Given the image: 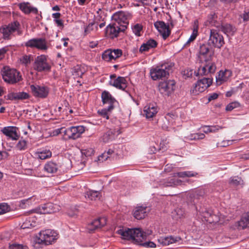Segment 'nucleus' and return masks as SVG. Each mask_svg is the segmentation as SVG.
<instances>
[{"label": "nucleus", "instance_id": "obj_1", "mask_svg": "<svg viewBox=\"0 0 249 249\" xmlns=\"http://www.w3.org/2000/svg\"><path fill=\"white\" fill-rule=\"evenodd\" d=\"M173 66L174 65L172 63H164L155 67H152L150 71L151 79L156 81L167 78Z\"/></svg>", "mask_w": 249, "mask_h": 249}, {"label": "nucleus", "instance_id": "obj_2", "mask_svg": "<svg viewBox=\"0 0 249 249\" xmlns=\"http://www.w3.org/2000/svg\"><path fill=\"white\" fill-rule=\"evenodd\" d=\"M118 233L123 236V239L132 240L136 243L142 242L145 238L143 233L139 229H122L118 231Z\"/></svg>", "mask_w": 249, "mask_h": 249}, {"label": "nucleus", "instance_id": "obj_3", "mask_svg": "<svg viewBox=\"0 0 249 249\" xmlns=\"http://www.w3.org/2000/svg\"><path fill=\"white\" fill-rule=\"evenodd\" d=\"M85 131L83 125L71 126L67 128L62 127L57 130V133H63L64 139L66 140H76L80 138Z\"/></svg>", "mask_w": 249, "mask_h": 249}, {"label": "nucleus", "instance_id": "obj_4", "mask_svg": "<svg viewBox=\"0 0 249 249\" xmlns=\"http://www.w3.org/2000/svg\"><path fill=\"white\" fill-rule=\"evenodd\" d=\"M1 73L4 81L10 84L17 83L22 79L20 72L9 66L3 67L1 70Z\"/></svg>", "mask_w": 249, "mask_h": 249}, {"label": "nucleus", "instance_id": "obj_5", "mask_svg": "<svg viewBox=\"0 0 249 249\" xmlns=\"http://www.w3.org/2000/svg\"><path fill=\"white\" fill-rule=\"evenodd\" d=\"M15 32H17V34L18 36L22 35L23 33L20 24L18 21H14L0 28V32L2 34L3 38L4 39H10V35Z\"/></svg>", "mask_w": 249, "mask_h": 249}, {"label": "nucleus", "instance_id": "obj_6", "mask_svg": "<svg viewBox=\"0 0 249 249\" xmlns=\"http://www.w3.org/2000/svg\"><path fill=\"white\" fill-rule=\"evenodd\" d=\"M57 233L53 230L48 229L41 231L35 240L36 244L48 245L57 239Z\"/></svg>", "mask_w": 249, "mask_h": 249}, {"label": "nucleus", "instance_id": "obj_7", "mask_svg": "<svg viewBox=\"0 0 249 249\" xmlns=\"http://www.w3.org/2000/svg\"><path fill=\"white\" fill-rule=\"evenodd\" d=\"M112 18L123 28L122 30H125L129 24V20L132 18V14L128 12L120 11L114 13Z\"/></svg>", "mask_w": 249, "mask_h": 249}, {"label": "nucleus", "instance_id": "obj_8", "mask_svg": "<svg viewBox=\"0 0 249 249\" xmlns=\"http://www.w3.org/2000/svg\"><path fill=\"white\" fill-rule=\"evenodd\" d=\"M34 69L38 72L50 71L51 66L48 62V56L44 54L37 56L35 60Z\"/></svg>", "mask_w": 249, "mask_h": 249}, {"label": "nucleus", "instance_id": "obj_9", "mask_svg": "<svg viewBox=\"0 0 249 249\" xmlns=\"http://www.w3.org/2000/svg\"><path fill=\"white\" fill-rule=\"evenodd\" d=\"M213 54V53L211 50L209 43L200 44L198 51L197 57L200 62H211Z\"/></svg>", "mask_w": 249, "mask_h": 249}, {"label": "nucleus", "instance_id": "obj_10", "mask_svg": "<svg viewBox=\"0 0 249 249\" xmlns=\"http://www.w3.org/2000/svg\"><path fill=\"white\" fill-rule=\"evenodd\" d=\"M208 43L215 48H221L225 42L222 35L220 34L217 30L212 29L210 30Z\"/></svg>", "mask_w": 249, "mask_h": 249}, {"label": "nucleus", "instance_id": "obj_11", "mask_svg": "<svg viewBox=\"0 0 249 249\" xmlns=\"http://www.w3.org/2000/svg\"><path fill=\"white\" fill-rule=\"evenodd\" d=\"M58 206L52 203H48L41 207L29 211L27 213L28 214L36 213L37 214L52 213L58 210Z\"/></svg>", "mask_w": 249, "mask_h": 249}, {"label": "nucleus", "instance_id": "obj_12", "mask_svg": "<svg viewBox=\"0 0 249 249\" xmlns=\"http://www.w3.org/2000/svg\"><path fill=\"white\" fill-rule=\"evenodd\" d=\"M212 81V79L210 77L203 78L199 80L193 89L191 90V92L195 95L202 92L211 86Z\"/></svg>", "mask_w": 249, "mask_h": 249}, {"label": "nucleus", "instance_id": "obj_13", "mask_svg": "<svg viewBox=\"0 0 249 249\" xmlns=\"http://www.w3.org/2000/svg\"><path fill=\"white\" fill-rule=\"evenodd\" d=\"M25 45L27 47L35 48L42 51L47 50L49 46L46 40L44 38H36L29 40Z\"/></svg>", "mask_w": 249, "mask_h": 249}, {"label": "nucleus", "instance_id": "obj_14", "mask_svg": "<svg viewBox=\"0 0 249 249\" xmlns=\"http://www.w3.org/2000/svg\"><path fill=\"white\" fill-rule=\"evenodd\" d=\"M205 63L204 66H201L198 68L197 71L194 72L196 76L207 75L214 73L216 68L215 63L209 61Z\"/></svg>", "mask_w": 249, "mask_h": 249}, {"label": "nucleus", "instance_id": "obj_15", "mask_svg": "<svg viewBox=\"0 0 249 249\" xmlns=\"http://www.w3.org/2000/svg\"><path fill=\"white\" fill-rule=\"evenodd\" d=\"M176 82L174 80H168L160 82L159 89L160 92L165 95L169 96L175 89Z\"/></svg>", "mask_w": 249, "mask_h": 249}, {"label": "nucleus", "instance_id": "obj_16", "mask_svg": "<svg viewBox=\"0 0 249 249\" xmlns=\"http://www.w3.org/2000/svg\"><path fill=\"white\" fill-rule=\"evenodd\" d=\"M110 85L117 89L124 90L127 87V81L125 78L122 76L117 77L115 74L110 75Z\"/></svg>", "mask_w": 249, "mask_h": 249}, {"label": "nucleus", "instance_id": "obj_17", "mask_svg": "<svg viewBox=\"0 0 249 249\" xmlns=\"http://www.w3.org/2000/svg\"><path fill=\"white\" fill-rule=\"evenodd\" d=\"M30 89L33 95L36 97L45 98L49 94V88L46 86L32 85Z\"/></svg>", "mask_w": 249, "mask_h": 249}, {"label": "nucleus", "instance_id": "obj_18", "mask_svg": "<svg viewBox=\"0 0 249 249\" xmlns=\"http://www.w3.org/2000/svg\"><path fill=\"white\" fill-rule=\"evenodd\" d=\"M101 98L103 105H108L107 107L108 110H113L115 105L118 103L112 95L106 90L104 91L102 93Z\"/></svg>", "mask_w": 249, "mask_h": 249}, {"label": "nucleus", "instance_id": "obj_19", "mask_svg": "<svg viewBox=\"0 0 249 249\" xmlns=\"http://www.w3.org/2000/svg\"><path fill=\"white\" fill-rule=\"evenodd\" d=\"M154 26L160 33L162 38L166 39L171 34V30L168 25L164 21H158L154 23Z\"/></svg>", "mask_w": 249, "mask_h": 249}, {"label": "nucleus", "instance_id": "obj_20", "mask_svg": "<svg viewBox=\"0 0 249 249\" xmlns=\"http://www.w3.org/2000/svg\"><path fill=\"white\" fill-rule=\"evenodd\" d=\"M123 28L117 25L116 23L109 24L106 28V34L111 38H114L118 36L119 34L121 32H124L122 30Z\"/></svg>", "mask_w": 249, "mask_h": 249}, {"label": "nucleus", "instance_id": "obj_21", "mask_svg": "<svg viewBox=\"0 0 249 249\" xmlns=\"http://www.w3.org/2000/svg\"><path fill=\"white\" fill-rule=\"evenodd\" d=\"M232 71L226 69L224 71H220L218 74L216 76V83L217 85H221L227 82L232 76Z\"/></svg>", "mask_w": 249, "mask_h": 249}, {"label": "nucleus", "instance_id": "obj_22", "mask_svg": "<svg viewBox=\"0 0 249 249\" xmlns=\"http://www.w3.org/2000/svg\"><path fill=\"white\" fill-rule=\"evenodd\" d=\"M17 128L15 126H6L1 129L2 133L13 140H17L19 138L17 133Z\"/></svg>", "mask_w": 249, "mask_h": 249}, {"label": "nucleus", "instance_id": "obj_23", "mask_svg": "<svg viewBox=\"0 0 249 249\" xmlns=\"http://www.w3.org/2000/svg\"><path fill=\"white\" fill-rule=\"evenodd\" d=\"M158 46V42L154 39L150 38L143 42L139 49L141 53L148 52L150 49L155 48Z\"/></svg>", "mask_w": 249, "mask_h": 249}, {"label": "nucleus", "instance_id": "obj_24", "mask_svg": "<svg viewBox=\"0 0 249 249\" xmlns=\"http://www.w3.org/2000/svg\"><path fill=\"white\" fill-rule=\"evenodd\" d=\"M178 118V116L173 113H168L166 114L164 117V119L167 122L166 124L165 122L164 123V124L162 126L163 129L166 130H170V128L171 126H173L175 124L176 120Z\"/></svg>", "mask_w": 249, "mask_h": 249}, {"label": "nucleus", "instance_id": "obj_25", "mask_svg": "<svg viewBox=\"0 0 249 249\" xmlns=\"http://www.w3.org/2000/svg\"><path fill=\"white\" fill-rule=\"evenodd\" d=\"M106 220L107 219H94L87 225V229L89 232H93L96 229L105 225Z\"/></svg>", "mask_w": 249, "mask_h": 249}, {"label": "nucleus", "instance_id": "obj_26", "mask_svg": "<svg viewBox=\"0 0 249 249\" xmlns=\"http://www.w3.org/2000/svg\"><path fill=\"white\" fill-rule=\"evenodd\" d=\"M19 9L25 14L28 15L31 13L37 14L38 10L36 8L33 7L29 2H23L18 4Z\"/></svg>", "mask_w": 249, "mask_h": 249}, {"label": "nucleus", "instance_id": "obj_27", "mask_svg": "<svg viewBox=\"0 0 249 249\" xmlns=\"http://www.w3.org/2000/svg\"><path fill=\"white\" fill-rule=\"evenodd\" d=\"M150 209L148 207L138 206L137 207L133 212L134 218H145L148 216Z\"/></svg>", "mask_w": 249, "mask_h": 249}, {"label": "nucleus", "instance_id": "obj_28", "mask_svg": "<svg viewBox=\"0 0 249 249\" xmlns=\"http://www.w3.org/2000/svg\"><path fill=\"white\" fill-rule=\"evenodd\" d=\"M97 24L91 22L84 27V36H93L98 31Z\"/></svg>", "mask_w": 249, "mask_h": 249}, {"label": "nucleus", "instance_id": "obj_29", "mask_svg": "<svg viewBox=\"0 0 249 249\" xmlns=\"http://www.w3.org/2000/svg\"><path fill=\"white\" fill-rule=\"evenodd\" d=\"M52 152L47 148H43L37 149L35 153V156L40 160H46L52 157Z\"/></svg>", "mask_w": 249, "mask_h": 249}, {"label": "nucleus", "instance_id": "obj_30", "mask_svg": "<svg viewBox=\"0 0 249 249\" xmlns=\"http://www.w3.org/2000/svg\"><path fill=\"white\" fill-rule=\"evenodd\" d=\"M181 238L178 236L174 237L172 236L161 237L158 239V242L163 246H167L169 244L179 242Z\"/></svg>", "mask_w": 249, "mask_h": 249}, {"label": "nucleus", "instance_id": "obj_31", "mask_svg": "<svg viewBox=\"0 0 249 249\" xmlns=\"http://www.w3.org/2000/svg\"><path fill=\"white\" fill-rule=\"evenodd\" d=\"M143 111L147 118H152L157 113L158 107L155 105L149 104L144 107Z\"/></svg>", "mask_w": 249, "mask_h": 249}, {"label": "nucleus", "instance_id": "obj_32", "mask_svg": "<svg viewBox=\"0 0 249 249\" xmlns=\"http://www.w3.org/2000/svg\"><path fill=\"white\" fill-rule=\"evenodd\" d=\"M217 29L218 30H221V31L228 36H232L236 31V29L234 27L228 24L224 25H221L220 24V27Z\"/></svg>", "mask_w": 249, "mask_h": 249}, {"label": "nucleus", "instance_id": "obj_33", "mask_svg": "<svg viewBox=\"0 0 249 249\" xmlns=\"http://www.w3.org/2000/svg\"><path fill=\"white\" fill-rule=\"evenodd\" d=\"M21 228L23 229H31L37 227L38 225V222H36L35 219H24Z\"/></svg>", "mask_w": 249, "mask_h": 249}, {"label": "nucleus", "instance_id": "obj_34", "mask_svg": "<svg viewBox=\"0 0 249 249\" xmlns=\"http://www.w3.org/2000/svg\"><path fill=\"white\" fill-rule=\"evenodd\" d=\"M58 169V165L53 161H48L44 165V170L48 173H55Z\"/></svg>", "mask_w": 249, "mask_h": 249}, {"label": "nucleus", "instance_id": "obj_35", "mask_svg": "<svg viewBox=\"0 0 249 249\" xmlns=\"http://www.w3.org/2000/svg\"><path fill=\"white\" fill-rule=\"evenodd\" d=\"M233 228L239 230L249 228V219H240V220L235 222Z\"/></svg>", "mask_w": 249, "mask_h": 249}, {"label": "nucleus", "instance_id": "obj_36", "mask_svg": "<svg viewBox=\"0 0 249 249\" xmlns=\"http://www.w3.org/2000/svg\"><path fill=\"white\" fill-rule=\"evenodd\" d=\"M115 138V133L112 130H107L101 138V140L105 143L108 142Z\"/></svg>", "mask_w": 249, "mask_h": 249}, {"label": "nucleus", "instance_id": "obj_37", "mask_svg": "<svg viewBox=\"0 0 249 249\" xmlns=\"http://www.w3.org/2000/svg\"><path fill=\"white\" fill-rule=\"evenodd\" d=\"M198 26L196 23H195V24L193 26V30L192 34H191V36H190L189 38L187 40V41L185 44V46H187L189 45L190 43L192 42H193L197 37V36L198 35Z\"/></svg>", "mask_w": 249, "mask_h": 249}, {"label": "nucleus", "instance_id": "obj_38", "mask_svg": "<svg viewBox=\"0 0 249 249\" xmlns=\"http://www.w3.org/2000/svg\"><path fill=\"white\" fill-rule=\"evenodd\" d=\"M133 33L137 36H141L143 33V26L142 24L136 23L131 25Z\"/></svg>", "mask_w": 249, "mask_h": 249}, {"label": "nucleus", "instance_id": "obj_39", "mask_svg": "<svg viewBox=\"0 0 249 249\" xmlns=\"http://www.w3.org/2000/svg\"><path fill=\"white\" fill-rule=\"evenodd\" d=\"M197 175L196 172L194 171H184L175 173L174 174V177H178L179 178H183L185 177H196Z\"/></svg>", "mask_w": 249, "mask_h": 249}, {"label": "nucleus", "instance_id": "obj_40", "mask_svg": "<svg viewBox=\"0 0 249 249\" xmlns=\"http://www.w3.org/2000/svg\"><path fill=\"white\" fill-rule=\"evenodd\" d=\"M203 222L210 229H213L218 225V221H214L213 219H204V220H203Z\"/></svg>", "mask_w": 249, "mask_h": 249}, {"label": "nucleus", "instance_id": "obj_41", "mask_svg": "<svg viewBox=\"0 0 249 249\" xmlns=\"http://www.w3.org/2000/svg\"><path fill=\"white\" fill-rule=\"evenodd\" d=\"M216 16L215 14L210 15L208 18V21L211 26H214L217 28L220 27V23L216 20Z\"/></svg>", "mask_w": 249, "mask_h": 249}, {"label": "nucleus", "instance_id": "obj_42", "mask_svg": "<svg viewBox=\"0 0 249 249\" xmlns=\"http://www.w3.org/2000/svg\"><path fill=\"white\" fill-rule=\"evenodd\" d=\"M102 59L107 62L113 60L111 49H108L105 51L102 55Z\"/></svg>", "mask_w": 249, "mask_h": 249}, {"label": "nucleus", "instance_id": "obj_43", "mask_svg": "<svg viewBox=\"0 0 249 249\" xmlns=\"http://www.w3.org/2000/svg\"><path fill=\"white\" fill-rule=\"evenodd\" d=\"M205 135L203 133H194L188 135L186 138L189 140H198L203 139Z\"/></svg>", "mask_w": 249, "mask_h": 249}, {"label": "nucleus", "instance_id": "obj_44", "mask_svg": "<svg viewBox=\"0 0 249 249\" xmlns=\"http://www.w3.org/2000/svg\"><path fill=\"white\" fill-rule=\"evenodd\" d=\"M11 210V207L7 203L3 202L0 203V215L8 213Z\"/></svg>", "mask_w": 249, "mask_h": 249}, {"label": "nucleus", "instance_id": "obj_45", "mask_svg": "<svg viewBox=\"0 0 249 249\" xmlns=\"http://www.w3.org/2000/svg\"><path fill=\"white\" fill-rule=\"evenodd\" d=\"M100 194V193L98 191L90 190L87 192L86 196L92 200H96L99 198Z\"/></svg>", "mask_w": 249, "mask_h": 249}, {"label": "nucleus", "instance_id": "obj_46", "mask_svg": "<svg viewBox=\"0 0 249 249\" xmlns=\"http://www.w3.org/2000/svg\"><path fill=\"white\" fill-rule=\"evenodd\" d=\"M103 12L100 8H99L96 12V15L94 16V19L93 21V22H95L97 24L98 26V23L100 21H104V18H103Z\"/></svg>", "mask_w": 249, "mask_h": 249}, {"label": "nucleus", "instance_id": "obj_47", "mask_svg": "<svg viewBox=\"0 0 249 249\" xmlns=\"http://www.w3.org/2000/svg\"><path fill=\"white\" fill-rule=\"evenodd\" d=\"M112 110H108V108H105L98 110V114L102 117L103 118H106V119H109V113L111 112Z\"/></svg>", "mask_w": 249, "mask_h": 249}, {"label": "nucleus", "instance_id": "obj_48", "mask_svg": "<svg viewBox=\"0 0 249 249\" xmlns=\"http://www.w3.org/2000/svg\"><path fill=\"white\" fill-rule=\"evenodd\" d=\"M243 180L238 177H233L230 178L229 183L233 186H236L241 184Z\"/></svg>", "mask_w": 249, "mask_h": 249}, {"label": "nucleus", "instance_id": "obj_49", "mask_svg": "<svg viewBox=\"0 0 249 249\" xmlns=\"http://www.w3.org/2000/svg\"><path fill=\"white\" fill-rule=\"evenodd\" d=\"M27 147V142L24 140H20L16 145V148L20 150H25Z\"/></svg>", "mask_w": 249, "mask_h": 249}, {"label": "nucleus", "instance_id": "obj_50", "mask_svg": "<svg viewBox=\"0 0 249 249\" xmlns=\"http://www.w3.org/2000/svg\"><path fill=\"white\" fill-rule=\"evenodd\" d=\"M182 181L178 179L171 178L167 182L166 186H175L181 184Z\"/></svg>", "mask_w": 249, "mask_h": 249}, {"label": "nucleus", "instance_id": "obj_51", "mask_svg": "<svg viewBox=\"0 0 249 249\" xmlns=\"http://www.w3.org/2000/svg\"><path fill=\"white\" fill-rule=\"evenodd\" d=\"M111 51L113 60H115L122 55L123 53L121 49H111Z\"/></svg>", "mask_w": 249, "mask_h": 249}, {"label": "nucleus", "instance_id": "obj_52", "mask_svg": "<svg viewBox=\"0 0 249 249\" xmlns=\"http://www.w3.org/2000/svg\"><path fill=\"white\" fill-rule=\"evenodd\" d=\"M32 60H33V57L31 55H25L20 59L22 63L25 65L30 64Z\"/></svg>", "mask_w": 249, "mask_h": 249}, {"label": "nucleus", "instance_id": "obj_53", "mask_svg": "<svg viewBox=\"0 0 249 249\" xmlns=\"http://www.w3.org/2000/svg\"><path fill=\"white\" fill-rule=\"evenodd\" d=\"M81 152L82 155L85 156V157L91 156L94 153V150L91 148L82 149Z\"/></svg>", "mask_w": 249, "mask_h": 249}, {"label": "nucleus", "instance_id": "obj_54", "mask_svg": "<svg viewBox=\"0 0 249 249\" xmlns=\"http://www.w3.org/2000/svg\"><path fill=\"white\" fill-rule=\"evenodd\" d=\"M240 107L239 103H238L237 102H232V103H231L229 104H228L226 107V110L227 111H231L233 109L238 107Z\"/></svg>", "mask_w": 249, "mask_h": 249}, {"label": "nucleus", "instance_id": "obj_55", "mask_svg": "<svg viewBox=\"0 0 249 249\" xmlns=\"http://www.w3.org/2000/svg\"><path fill=\"white\" fill-rule=\"evenodd\" d=\"M28 93L25 92H17V100L27 99L29 98Z\"/></svg>", "mask_w": 249, "mask_h": 249}, {"label": "nucleus", "instance_id": "obj_56", "mask_svg": "<svg viewBox=\"0 0 249 249\" xmlns=\"http://www.w3.org/2000/svg\"><path fill=\"white\" fill-rule=\"evenodd\" d=\"M231 143V141L230 140H224L221 142H218L216 144L217 147H225L230 145Z\"/></svg>", "mask_w": 249, "mask_h": 249}, {"label": "nucleus", "instance_id": "obj_57", "mask_svg": "<svg viewBox=\"0 0 249 249\" xmlns=\"http://www.w3.org/2000/svg\"><path fill=\"white\" fill-rule=\"evenodd\" d=\"M141 243L142 242L139 244L145 248H155L156 247V244L152 241L145 242L142 243Z\"/></svg>", "mask_w": 249, "mask_h": 249}, {"label": "nucleus", "instance_id": "obj_58", "mask_svg": "<svg viewBox=\"0 0 249 249\" xmlns=\"http://www.w3.org/2000/svg\"><path fill=\"white\" fill-rule=\"evenodd\" d=\"M9 249H28L26 246L20 244H13L9 246Z\"/></svg>", "mask_w": 249, "mask_h": 249}, {"label": "nucleus", "instance_id": "obj_59", "mask_svg": "<svg viewBox=\"0 0 249 249\" xmlns=\"http://www.w3.org/2000/svg\"><path fill=\"white\" fill-rule=\"evenodd\" d=\"M108 158L107 157V154L106 153H103L101 155L99 156L98 157V161L100 162H103L104 161L107 160Z\"/></svg>", "mask_w": 249, "mask_h": 249}, {"label": "nucleus", "instance_id": "obj_60", "mask_svg": "<svg viewBox=\"0 0 249 249\" xmlns=\"http://www.w3.org/2000/svg\"><path fill=\"white\" fill-rule=\"evenodd\" d=\"M7 99L10 100H17V92H10L7 95Z\"/></svg>", "mask_w": 249, "mask_h": 249}, {"label": "nucleus", "instance_id": "obj_61", "mask_svg": "<svg viewBox=\"0 0 249 249\" xmlns=\"http://www.w3.org/2000/svg\"><path fill=\"white\" fill-rule=\"evenodd\" d=\"M223 128V127L219 125H211V133H215L218 131L220 129Z\"/></svg>", "mask_w": 249, "mask_h": 249}, {"label": "nucleus", "instance_id": "obj_62", "mask_svg": "<svg viewBox=\"0 0 249 249\" xmlns=\"http://www.w3.org/2000/svg\"><path fill=\"white\" fill-rule=\"evenodd\" d=\"M218 97V94L216 93H212L209 94L208 96V100L209 102H210L212 100H214L217 99Z\"/></svg>", "mask_w": 249, "mask_h": 249}, {"label": "nucleus", "instance_id": "obj_63", "mask_svg": "<svg viewBox=\"0 0 249 249\" xmlns=\"http://www.w3.org/2000/svg\"><path fill=\"white\" fill-rule=\"evenodd\" d=\"M36 200H38V198L35 196H33L27 199H25V200H28V202H27V204L29 207L32 204L33 202H35Z\"/></svg>", "mask_w": 249, "mask_h": 249}, {"label": "nucleus", "instance_id": "obj_64", "mask_svg": "<svg viewBox=\"0 0 249 249\" xmlns=\"http://www.w3.org/2000/svg\"><path fill=\"white\" fill-rule=\"evenodd\" d=\"M28 200H25V199L22 200L19 203V207L22 209H26L29 207L27 204V202Z\"/></svg>", "mask_w": 249, "mask_h": 249}]
</instances>
